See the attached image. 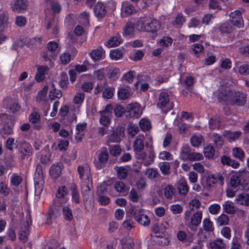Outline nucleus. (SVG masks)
<instances>
[{
	"label": "nucleus",
	"mask_w": 249,
	"mask_h": 249,
	"mask_svg": "<svg viewBox=\"0 0 249 249\" xmlns=\"http://www.w3.org/2000/svg\"><path fill=\"white\" fill-rule=\"evenodd\" d=\"M68 194V189L65 186H62L58 188L55 193V196L58 198L65 199V196ZM66 200H67L66 199Z\"/></svg>",
	"instance_id": "nucleus-44"
},
{
	"label": "nucleus",
	"mask_w": 249,
	"mask_h": 249,
	"mask_svg": "<svg viewBox=\"0 0 249 249\" xmlns=\"http://www.w3.org/2000/svg\"><path fill=\"white\" fill-rule=\"evenodd\" d=\"M71 60V55L68 52L62 53L60 55V60L61 64L66 65L68 64Z\"/></svg>",
	"instance_id": "nucleus-61"
},
{
	"label": "nucleus",
	"mask_w": 249,
	"mask_h": 249,
	"mask_svg": "<svg viewBox=\"0 0 249 249\" xmlns=\"http://www.w3.org/2000/svg\"><path fill=\"white\" fill-rule=\"evenodd\" d=\"M44 183L45 182H34L35 196H40L43 191Z\"/></svg>",
	"instance_id": "nucleus-59"
},
{
	"label": "nucleus",
	"mask_w": 249,
	"mask_h": 249,
	"mask_svg": "<svg viewBox=\"0 0 249 249\" xmlns=\"http://www.w3.org/2000/svg\"><path fill=\"white\" fill-rule=\"evenodd\" d=\"M139 125L143 131H148L151 127V123L149 120L141 119L139 121Z\"/></svg>",
	"instance_id": "nucleus-49"
},
{
	"label": "nucleus",
	"mask_w": 249,
	"mask_h": 249,
	"mask_svg": "<svg viewBox=\"0 0 249 249\" xmlns=\"http://www.w3.org/2000/svg\"><path fill=\"white\" fill-rule=\"evenodd\" d=\"M85 98V94L82 92H79L76 94L73 100V102L75 104H82Z\"/></svg>",
	"instance_id": "nucleus-64"
},
{
	"label": "nucleus",
	"mask_w": 249,
	"mask_h": 249,
	"mask_svg": "<svg viewBox=\"0 0 249 249\" xmlns=\"http://www.w3.org/2000/svg\"><path fill=\"white\" fill-rule=\"evenodd\" d=\"M185 21V18L183 16V14L181 13H178L175 18L174 20L172 22V24L175 26L181 27Z\"/></svg>",
	"instance_id": "nucleus-38"
},
{
	"label": "nucleus",
	"mask_w": 249,
	"mask_h": 249,
	"mask_svg": "<svg viewBox=\"0 0 249 249\" xmlns=\"http://www.w3.org/2000/svg\"><path fill=\"white\" fill-rule=\"evenodd\" d=\"M131 213H133L134 219L140 224L144 227L148 226L150 224V219L148 216L144 213L142 209H136L131 208L129 209Z\"/></svg>",
	"instance_id": "nucleus-4"
},
{
	"label": "nucleus",
	"mask_w": 249,
	"mask_h": 249,
	"mask_svg": "<svg viewBox=\"0 0 249 249\" xmlns=\"http://www.w3.org/2000/svg\"><path fill=\"white\" fill-rule=\"evenodd\" d=\"M229 222L228 216L225 214H221L216 219V223L218 226L228 225Z\"/></svg>",
	"instance_id": "nucleus-47"
},
{
	"label": "nucleus",
	"mask_w": 249,
	"mask_h": 249,
	"mask_svg": "<svg viewBox=\"0 0 249 249\" xmlns=\"http://www.w3.org/2000/svg\"><path fill=\"white\" fill-rule=\"evenodd\" d=\"M22 177L18 173H13L10 178V185L11 187H18L22 182Z\"/></svg>",
	"instance_id": "nucleus-29"
},
{
	"label": "nucleus",
	"mask_w": 249,
	"mask_h": 249,
	"mask_svg": "<svg viewBox=\"0 0 249 249\" xmlns=\"http://www.w3.org/2000/svg\"><path fill=\"white\" fill-rule=\"evenodd\" d=\"M29 122L32 124L34 129L39 130L42 128L40 114L37 111H33L28 117Z\"/></svg>",
	"instance_id": "nucleus-8"
},
{
	"label": "nucleus",
	"mask_w": 249,
	"mask_h": 249,
	"mask_svg": "<svg viewBox=\"0 0 249 249\" xmlns=\"http://www.w3.org/2000/svg\"><path fill=\"white\" fill-rule=\"evenodd\" d=\"M62 213L66 221H71L73 218L71 210L68 206H64L62 209Z\"/></svg>",
	"instance_id": "nucleus-42"
},
{
	"label": "nucleus",
	"mask_w": 249,
	"mask_h": 249,
	"mask_svg": "<svg viewBox=\"0 0 249 249\" xmlns=\"http://www.w3.org/2000/svg\"><path fill=\"white\" fill-rule=\"evenodd\" d=\"M110 154L113 156L120 155L122 152L120 146L117 145H111L108 147Z\"/></svg>",
	"instance_id": "nucleus-54"
},
{
	"label": "nucleus",
	"mask_w": 249,
	"mask_h": 249,
	"mask_svg": "<svg viewBox=\"0 0 249 249\" xmlns=\"http://www.w3.org/2000/svg\"><path fill=\"white\" fill-rule=\"evenodd\" d=\"M16 121L12 116L6 113H0V125L2 127L0 129V134L4 138L5 136L14 134L13 129Z\"/></svg>",
	"instance_id": "nucleus-3"
},
{
	"label": "nucleus",
	"mask_w": 249,
	"mask_h": 249,
	"mask_svg": "<svg viewBox=\"0 0 249 249\" xmlns=\"http://www.w3.org/2000/svg\"><path fill=\"white\" fill-rule=\"evenodd\" d=\"M100 124L104 125L105 127H108L111 123L112 115H109L102 113H100Z\"/></svg>",
	"instance_id": "nucleus-37"
},
{
	"label": "nucleus",
	"mask_w": 249,
	"mask_h": 249,
	"mask_svg": "<svg viewBox=\"0 0 249 249\" xmlns=\"http://www.w3.org/2000/svg\"><path fill=\"white\" fill-rule=\"evenodd\" d=\"M48 87L44 86L42 89L38 92L36 98V102L37 103H40V101L44 98L47 93Z\"/></svg>",
	"instance_id": "nucleus-58"
},
{
	"label": "nucleus",
	"mask_w": 249,
	"mask_h": 249,
	"mask_svg": "<svg viewBox=\"0 0 249 249\" xmlns=\"http://www.w3.org/2000/svg\"><path fill=\"white\" fill-rule=\"evenodd\" d=\"M92 9L94 16L98 19L105 18L107 12L105 4L101 1L97 2Z\"/></svg>",
	"instance_id": "nucleus-11"
},
{
	"label": "nucleus",
	"mask_w": 249,
	"mask_h": 249,
	"mask_svg": "<svg viewBox=\"0 0 249 249\" xmlns=\"http://www.w3.org/2000/svg\"><path fill=\"white\" fill-rule=\"evenodd\" d=\"M201 25V22L200 20L196 17L191 18L188 23V27L189 28H200Z\"/></svg>",
	"instance_id": "nucleus-51"
},
{
	"label": "nucleus",
	"mask_w": 249,
	"mask_h": 249,
	"mask_svg": "<svg viewBox=\"0 0 249 249\" xmlns=\"http://www.w3.org/2000/svg\"><path fill=\"white\" fill-rule=\"evenodd\" d=\"M218 30L221 34H231L233 27L229 22H224L218 27Z\"/></svg>",
	"instance_id": "nucleus-36"
},
{
	"label": "nucleus",
	"mask_w": 249,
	"mask_h": 249,
	"mask_svg": "<svg viewBox=\"0 0 249 249\" xmlns=\"http://www.w3.org/2000/svg\"><path fill=\"white\" fill-rule=\"evenodd\" d=\"M189 187L185 181L180 182L177 187V191L181 196L186 195L189 192Z\"/></svg>",
	"instance_id": "nucleus-32"
},
{
	"label": "nucleus",
	"mask_w": 249,
	"mask_h": 249,
	"mask_svg": "<svg viewBox=\"0 0 249 249\" xmlns=\"http://www.w3.org/2000/svg\"><path fill=\"white\" fill-rule=\"evenodd\" d=\"M169 102V97L168 93L162 91L160 93L157 106L160 108L166 107Z\"/></svg>",
	"instance_id": "nucleus-26"
},
{
	"label": "nucleus",
	"mask_w": 249,
	"mask_h": 249,
	"mask_svg": "<svg viewBox=\"0 0 249 249\" xmlns=\"http://www.w3.org/2000/svg\"><path fill=\"white\" fill-rule=\"evenodd\" d=\"M89 54L92 60L95 62L105 58V51L101 46H100L96 49L92 50Z\"/></svg>",
	"instance_id": "nucleus-18"
},
{
	"label": "nucleus",
	"mask_w": 249,
	"mask_h": 249,
	"mask_svg": "<svg viewBox=\"0 0 249 249\" xmlns=\"http://www.w3.org/2000/svg\"><path fill=\"white\" fill-rule=\"evenodd\" d=\"M130 93L129 89L124 88L120 87L118 89L117 95L118 99L124 100L127 99L130 96Z\"/></svg>",
	"instance_id": "nucleus-31"
},
{
	"label": "nucleus",
	"mask_w": 249,
	"mask_h": 249,
	"mask_svg": "<svg viewBox=\"0 0 249 249\" xmlns=\"http://www.w3.org/2000/svg\"><path fill=\"white\" fill-rule=\"evenodd\" d=\"M5 108L8 112H11L15 114L20 111L21 107L16 101L11 99H8L7 104L5 106Z\"/></svg>",
	"instance_id": "nucleus-21"
},
{
	"label": "nucleus",
	"mask_w": 249,
	"mask_h": 249,
	"mask_svg": "<svg viewBox=\"0 0 249 249\" xmlns=\"http://www.w3.org/2000/svg\"><path fill=\"white\" fill-rule=\"evenodd\" d=\"M236 201L238 204L249 207V194L242 193L236 197Z\"/></svg>",
	"instance_id": "nucleus-30"
},
{
	"label": "nucleus",
	"mask_w": 249,
	"mask_h": 249,
	"mask_svg": "<svg viewBox=\"0 0 249 249\" xmlns=\"http://www.w3.org/2000/svg\"><path fill=\"white\" fill-rule=\"evenodd\" d=\"M77 172L81 180V183L84 182H87L88 180L89 182L92 181L90 170L88 165L78 166L77 167Z\"/></svg>",
	"instance_id": "nucleus-9"
},
{
	"label": "nucleus",
	"mask_w": 249,
	"mask_h": 249,
	"mask_svg": "<svg viewBox=\"0 0 249 249\" xmlns=\"http://www.w3.org/2000/svg\"><path fill=\"white\" fill-rule=\"evenodd\" d=\"M70 190L71 191L72 202L75 204H79L80 202V194L75 183H73L71 184Z\"/></svg>",
	"instance_id": "nucleus-27"
},
{
	"label": "nucleus",
	"mask_w": 249,
	"mask_h": 249,
	"mask_svg": "<svg viewBox=\"0 0 249 249\" xmlns=\"http://www.w3.org/2000/svg\"><path fill=\"white\" fill-rule=\"evenodd\" d=\"M203 159V156L201 154L197 152H191L190 154L189 155L187 160L196 161L200 160Z\"/></svg>",
	"instance_id": "nucleus-62"
},
{
	"label": "nucleus",
	"mask_w": 249,
	"mask_h": 249,
	"mask_svg": "<svg viewBox=\"0 0 249 249\" xmlns=\"http://www.w3.org/2000/svg\"><path fill=\"white\" fill-rule=\"evenodd\" d=\"M243 177L239 174H236L232 175L230 179V185L234 189H236L238 187V189L241 188L245 189L244 187L243 186L242 183V179Z\"/></svg>",
	"instance_id": "nucleus-19"
},
{
	"label": "nucleus",
	"mask_w": 249,
	"mask_h": 249,
	"mask_svg": "<svg viewBox=\"0 0 249 249\" xmlns=\"http://www.w3.org/2000/svg\"><path fill=\"white\" fill-rule=\"evenodd\" d=\"M120 70L118 68L110 69L107 73V76L109 79L115 80L118 79L120 74Z\"/></svg>",
	"instance_id": "nucleus-34"
},
{
	"label": "nucleus",
	"mask_w": 249,
	"mask_h": 249,
	"mask_svg": "<svg viewBox=\"0 0 249 249\" xmlns=\"http://www.w3.org/2000/svg\"><path fill=\"white\" fill-rule=\"evenodd\" d=\"M114 188L120 193L125 192L126 189L125 184L122 181L116 182L114 185Z\"/></svg>",
	"instance_id": "nucleus-63"
},
{
	"label": "nucleus",
	"mask_w": 249,
	"mask_h": 249,
	"mask_svg": "<svg viewBox=\"0 0 249 249\" xmlns=\"http://www.w3.org/2000/svg\"><path fill=\"white\" fill-rule=\"evenodd\" d=\"M29 233L30 231L29 228L25 227L24 229H22L20 231V232L18 234L19 239L22 241L23 243L26 242L28 240Z\"/></svg>",
	"instance_id": "nucleus-50"
},
{
	"label": "nucleus",
	"mask_w": 249,
	"mask_h": 249,
	"mask_svg": "<svg viewBox=\"0 0 249 249\" xmlns=\"http://www.w3.org/2000/svg\"><path fill=\"white\" fill-rule=\"evenodd\" d=\"M133 147L136 158L138 160H142L144 165L147 166L154 162V158L156 157L154 149L152 147L150 148L147 156L146 152L143 151L144 143L142 139L137 138L134 141Z\"/></svg>",
	"instance_id": "nucleus-1"
},
{
	"label": "nucleus",
	"mask_w": 249,
	"mask_h": 249,
	"mask_svg": "<svg viewBox=\"0 0 249 249\" xmlns=\"http://www.w3.org/2000/svg\"><path fill=\"white\" fill-rule=\"evenodd\" d=\"M84 182L81 183V193L83 195L84 201L86 202L90 198H92V192L91 191V188L92 187V181Z\"/></svg>",
	"instance_id": "nucleus-14"
},
{
	"label": "nucleus",
	"mask_w": 249,
	"mask_h": 249,
	"mask_svg": "<svg viewBox=\"0 0 249 249\" xmlns=\"http://www.w3.org/2000/svg\"><path fill=\"white\" fill-rule=\"evenodd\" d=\"M232 94L231 91L228 89H221L217 95V99L220 103H227Z\"/></svg>",
	"instance_id": "nucleus-24"
},
{
	"label": "nucleus",
	"mask_w": 249,
	"mask_h": 249,
	"mask_svg": "<svg viewBox=\"0 0 249 249\" xmlns=\"http://www.w3.org/2000/svg\"><path fill=\"white\" fill-rule=\"evenodd\" d=\"M126 110V116H129L130 118H139L142 113L141 106L137 103L128 104Z\"/></svg>",
	"instance_id": "nucleus-6"
},
{
	"label": "nucleus",
	"mask_w": 249,
	"mask_h": 249,
	"mask_svg": "<svg viewBox=\"0 0 249 249\" xmlns=\"http://www.w3.org/2000/svg\"><path fill=\"white\" fill-rule=\"evenodd\" d=\"M145 175L149 179H154L160 176L158 170L154 168H148L146 170Z\"/></svg>",
	"instance_id": "nucleus-53"
},
{
	"label": "nucleus",
	"mask_w": 249,
	"mask_h": 249,
	"mask_svg": "<svg viewBox=\"0 0 249 249\" xmlns=\"http://www.w3.org/2000/svg\"><path fill=\"white\" fill-rule=\"evenodd\" d=\"M109 158V155L107 148L101 150L98 155V160L100 163H106Z\"/></svg>",
	"instance_id": "nucleus-48"
},
{
	"label": "nucleus",
	"mask_w": 249,
	"mask_h": 249,
	"mask_svg": "<svg viewBox=\"0 0 249 249\" xmlns=\"http://www.w3.org/2000/svg\"><path fill=\"white\" fill-rule=\"evenodd\" d=\"M224 211L228 214H233L235 212L234 207L230 201H227L223 204Z\"/></svg>",
	"instance_id": "nucleus-46"
},
{
	"label": "nucleus",
	"mask_w": 249,
	"mask_h": 249,
	"mask_svg": "<svg viewBox=\"0 0 249 249\" xmlns=\"http://www.w3.org/2000/svg\"><path fill=\"white\" fill-rule=\"evenodd\" d=\"M135 74L136 72L134 71H130L123 74L122 79L129 83H131L135 77Z\"/></svg>",
	"instance_id": "nucleus-56"
},
{
	"label": "nucleus",
	"mask_w": 249,
	"mask_h": 249,
	"mask_svg": "<svg viewBox=\"0 0 249 249\" xmlns=\"http://www.w3.org/2000/svg\"><path fill=\"white\" fill-rule=\"evenodd\" d=\"M232 153L234 157L240 161H243L245 157L244 151L240 147L233 148Z\"/></svg>",
	"instance_id": "nucleus-40"
},
{
	"label": "nucleus",
	"mask_w": 249,
	"mask_h": 249,
	"mask_svg": "<svg viewBox=\"0 0 249 249\" xmlns=\"http://www.w3.org/2000/svg\"><path fill=\"white\" fill-rule=\"evenodd\" d=\"M108 188V185L106 182H103L97 188V195H105L107 194Z\"/></svg>",
	"instance_id": "nucleus-55"
},
{
	"label": "nucleus",
	"mask_w": 249,
	"mask_h": 249,
	"mask_svg": "<svg viewBox=\"0 0 249 249\" xmlns=\"http://www.w3.org/2000/svg\"><path fill=\"white\" fill-rule=\"evenodd\" d=\"M226 245L221 239H217L210 243L211 249H224Z\"/></svg>",
	"instance_id": "nucleus-41"
},
{
	"label": "nucleus",
	"mask_w": 249,
	"mask_h": 249,
	"mask_svg": "<svg viewBox=\"0 0 249 249\" xmlns=\"http://www.w3.org/2000/svg\"><path fill=\"white\" fill-rule=\"evenodd\" d=\"M87 124L86 123H78L76 125L75 129V138L78 142L81 141L84 136L83 132L87 128Z\"/></svg>",
	"instance_id": "nucleus-20"
},
{
	"label": "nucleus",
	"mask_w": 249,
	"mask_h": 249,
	"mask_svg": "<svg viewBox=\"0 0 249 249\" xmlns=\"http://www.w3.org/2000/svg\"><path fill=\"white\" fill-rule=\"evenodd\" d=\"M123 55V52L122 49L117 48L111 50L109 53V56L112 60H117L120 59Z\"/></svg>",
	"instance_id": "nucleus-35"
},
{
	"label": "nucleus",
	"mask_w": 249,
	"mask_h": 249,
	"mask_svg": "<svg viewBox=\"0 0 249 249\" xmlns=\"http://www.w3.org/2000/svg\"><path fill=\"white\" fill-rule=\"evenodd\" d=\"M203 141V138L201 136H193L190 140L192 145L194 147H198Z\"/></svg>",
	"instance_id": "nucleus-60"
},
{
	"label": "nucleus",
	"mask_w": 249,
	"mask_h": 249,
	"mask_svg": "<svg viewBox=\"0 0 249 249\" xmlns=\"http://www.w3.org/2000/svg\"><path fill=\"white\" fill-rule=\"evenodd\" d=\"M138 25L140 27L141 31L150 33L153 36H157L161 23L153 16H146L139 20Z\"/></svg>",
	"instance_id": "nucleus-2"
},
{
	"label": "nucleus",
	"mask_w": 249,
	"mask_h": 249,
	"mask_svg": "<svg viewBox=\"0 0 249 249\" xmlns=\"http://www.w3.org/2000/svg\"><path fill=\"white\" fill-rule=\"evenodd\" d=\"M202 218V212L197 211L191 217L190 219L185 224L187 228L193 231H196L197 228L200 225Z\"/></svg>",
	"instance_id": "nucleus-5"
},
{
	"label": "nucleus",
	"mask_w": 249,
	"mask_h": 249,
	"mask_svg": "<svg viewBox=\"0 0 249 249\" xmlns=\"http://www.w3.org/2000/svg\"><path fill=\"white\" fill-rule=\"evenodd\" d=\"M28 5L27 0H14L11 8L16 13H23L27 9Z\"/></svg>",
	"instance_id": "nucleus-12"
},
{
	"label": "nucleus",
	"mask_w": 249,
	"mask_h": 249,
	"mask_svg": "<svg viewBox=\"0 0 249 249\" xmlns=\"http://www.w3.org/2000/svg\"><path fill=\"white\" fill-rule=\"evenodd\" d=\"M191 153V149L189 145H183L180 150L179 157L183 161H187L189 155Z\"/></svg>",
	"instance_id": "nucleus-33"
},
{
	"label": "nucleus",
	"mask_w": 249,
	"mask_h": 249,
	"mask_svg": "<svg viewBox=\"0 0 249 249\" xmlns=\"http://www.w3.org/2000/svg\"><path fill=\"white\" fill-rule=\"evenodd\" d=\"M175 193V189L172 185L166 186L164 190V196L167 199H171Z\"/></svg>",
	"instance_id": "nucleus-45"
},
{
	"label": "nucleus",
	"mask_w": 249,
	"mask_h": 249,
	"mask_svg": "<svg viewBox=\"0 0 249 249\" xmlns=\"http://www.w3.org/2000/svg\"><path fill=\"white\" fill-rule=\"evenodd\" d=\"M224 135L230 140L235 141L240 137L241 132L240 131L231 132L230 131L225 130L224 133Z\"/></svg>",
	"instance_id": "nucleus-39"
},
{
	"label": "nucleus",
	"mask_w": 249,
	"mask_h": 249,
	"mask_svg": "<svg viewBox=\"0 0 249 249\" xmlns=\"http://www.w3.org/2000/svg\"><path fill=\"white\" fill-rule=\"evenodd\" d=\"M63 168V164L61 162L53 164L49 171L52 178L53 179L58 178L61 176Z\"/></svg>",
	"instance_id": "nucleus-16"
},
{
	"label": "nucleus",
	"mask_w": 249,
	"mask_h": 249,
	"mask_svg": "<svg viewBox=\"0 0 249 249\" xmlns=\"http://www.w3.org/2000/svg\"><path fill=\"white\" fill-rule=\"evenodd\" d=\"M247 101V94L240 91H236L231 98L232 104L243 106Z\"/></svg>",
	"instance_id": "nucleus-15"
},
{
	"label": "nucleus",
	"mask_w": 249,
	"mask_h": 249,
	"mask_svg": "<svg viewBox=\"0 0 249 249\" xmlns=\"http://www.w3.org/2000/svg\"><path fill=\"white\" fill-rule=\"evenodd\" d=\"M124 133L121 128H117L113 130L108 137L109 141L112 142H119L122 140L121 136Z\"/></svg>",
	"instance_id": "nucleus-23"
},
{
	"label": "nucleus",
	"mask_w": 249,
	"mask_h": 249,
	"mask_svg": "<svg viewBox=\"0 0 249 249\" xmlns=\"http://www.w3.org/2000/svg\"><path fill=\"white\" fill-rule=\"evenodd\" d=\"M37 72L35 75V80L37 82H41L45 78V75L49 71V68L47 66L39 65L37 66Z\"/></svg>",
	"instance_id": "nucleus-17"
},
{
	"label": "nucleus",
	"mask_w": 249,
	"mask_h": 249,
	"mask_svg": "<svg viewBox=\"0 0 249 249\" xmlns=\"http://www.w3.org/2000/svg\"><path fill=\"white\" fill-rule=\"evenodd\" d=\"M215 149L211 145H208L204 149V154L206 158H213L214 156Z\"/></svg>",
	"instance_id": "nucleus-52"
},
{
	"label": "nucleus",
	"mask_w": 249,
	"mask_h": 249,
	"mask_svg": "<svg viewBox=\"0 0 249 249\" xmlns=\"http://www.w3.org/2000/svg\"><path fill=\"white\" fill-rule=\"evenodd\" d=\"M115 89L113 87H109L105 88L103 91V97L107 99H111L114 94Z\"/></svg>",
	"instance_id": "nucleus-57"
},
{
	"label": "nucleus",
	"mask_w": 249,
	"mask_h": 249,
	"mask_svg": "<svg viewBox=\"0 0 249 249\" xmlns=\"http://www.w3.org/2000/svg\"><path fill=\"white\" fill-rule=\"evenodd\" d=\"M18 150L20 154V158L22 160L28 159L33 153V149L31 144L26 141H23L21 143Z\"/></svg>",
	"instance_id": "nucleus-10"
},
{
	"label": "nucleus",
	"mask_w": 249,
	"mask_h": 249,
	"mask_svg": "<svg viewBox=\"0 0 249 249\" xmlns=\"http://www.w3.org/2000/svg\"><path fill=\"white\" fill-rule=\"evenodd\" d=\"M56 201L53 200L52 204L50 206L48 213L46 214V223L48 225H51L53 223V220L57 218V213L58 211L56 208Z\"/></svg>",
	"instance_id": "nucleus-13"
},
{
	"label": "nucleus",
	"mask_w": 249,
	"mask_h": 249,
	"mask_svg": "<svg viewBox=\"0 0 249 249\" xmlns=\"http://www.w3.org/2000/svg\"><path fill=\"white\" fill-rule=\"evenodd\" d=\"M123 41V40L121 36L119 34H117L116 36L110 37L105 44L108 48L115 47L122 43Z\"/></svg>",
	"instance_id": "nucleus-22"
},
{
	"label": "nucleus",
	"mask_w": 249,
	"mask_h": 249,
	"mask_svg": "<svg viewBox=\"0 0 249 249\" xmlns=\"http://www.w3.org/2000/svg\"><path fill=\"white\" fill-rule=\"evenodd\" d=\"M120 242L122 246V249H134V240L129 236L124 237L121 239Z\"/></svg>",
	"instance_id": "nucleus-28"
},
{
	"label": "nucleus",
	"mask_w": 249,
	"mask_h": 249,
	"mask_svg": "<svg viewBox=\"0 0 249 249\" xmlns=\"http://www.w3.org/2000/svg\"><path fill=\"white\" fill-rule=\"evenodd\" d=\"M135 26V24L131 21H128L126 23L124 30L123 34L125 37H132L134 34Z\"/></svg>",
	"instance_id": "nucleus-25"
},
{
	"label": "nucleus",
	"mask_w": 249,
	"mask_h": 249,
	"mask_svg": "<svg viewBox=\"0 0 249 249\" xmlns=\"http://www.w3.org/2000/svg\"><path fill=\"white\" fill-rule=\"evenodd\" d=\"M203 228L206 232H212L214 230L213 223L210 219L205 218L202 222Z\"/></svg>",
	"instance_id": "nucleus-43"
},
{
	"label": "nucleus",
	"mask_w": 249,
	"mask_h": 249,
	"mask_svg": "<svg viewBox=\"0 0 249 249\" xmlns=\"http://www.w3.org/2000/svg\"><path fill=\"white\" fill-rule=\"evenodd\" d=\"M230 22L233 26L240 28L244 26V20L242 16V11L236 10L230 14Z\"/></svg>",
	"instance_id": "nucleus-7"
}]
</instances>
